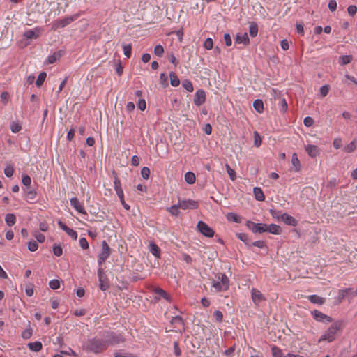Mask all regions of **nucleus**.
Returning <instances> with one entry per match:
<instances>
[{"instance_id": "f257e3e1", "label": "nucleus", "mask_w": 357, "mask_h": 357, "mask_svg": "<svg viewBox=\"0 0 357 357\" xmlns=\"http://www.w3.org/2000/svg\"><path fill=\"white\" fill-rule=\"evenodd\" d=\"M109 344L106 340L93 337L89 339L83 345L84 349L86 351L99 354L106 350Z\"/></svg>"}, {"instance_id": "412c9836", "label": "nucleus", "mask_w": 357, "mask_h": 357, "mask_svg": "<svg viewBox=\"0 0 357 357\" xmlns=\"http://www.w3.org/2000/svg\"><path fill=\"white\" fill-rule=\"evenodd\" d=\"M307 299L312 303L323 305L325 303L326 299L318 295H310L307 296Z\"/></svg>"}, {"instance_id": "dca6fc26", "label": "nucleus", "mask_w": 357, "mask_h": 357, "mask_svg": "<svg viewBox=\"0 0 357 357\" xmlns=\"http://www.w3.org/2000/svg\"><path fill=\"white\" fill-rule=\"evenodd\" d=\"M106 340L108 344H118L123 341L121 336L116 335L114 333H108L106 336Z\"/></svg>"}, {"instance_id": "4468645a", "label": "nucleus", "mask_w": 357, "mask_h": 357, "mask_svg": "<svg viewBox=\"0 0 357 357\" xmlns=\"http://www.w3.org/2000/svg\"><path fill=\"white\" fill-rule=\"evenodd\" d=\"M206 100V94L203 90H198L194 98V102L196 105L199 106L202 105Z\"/></svg>"}, {"instance_id": "2eb2a0df", "label": "nucleus", "mask_w": 357, "mask_h": 357, "mask_svg": "<svg viewBox=\"0 0 357 357\" xmlns=\"http://www.w3.org/2000/svg\"><path fill=\"white\" fill-rule=\"evenodd\" d=\"M114 187L121 204H123V191L121 188V181L118 178H115L114 179Z\"/></svg>"}, {"instance_id": "5701e85b", "label": "nucleus", "mask_w": 357, "mask_h": 357, "mask_svg": "<svg viewBox=\"0 0 357 357\" xmlns=\"http://www.w3.org/2000/svg\"><path fill=\"white\" fill-rule=\"evenodd\" d=\"M255 197L258 201H264L265 199L264 192L260 188L255 187L253 189Z\"/></svg>"}, {"instance_id": "c756f323", "label": "nucleus", "mask_w": 357, "mask_h": 357, "mask_svg": "<svg viewBox=\"0 0 357 357\" xmlns=\"http://www.w3.org/2000/svg\"><path fill=\"white\" fill-rule=\"evenodd\" d=\"M291 163L293 166L295 167L296 171H298L301 168L300 160L298 158V155L296 153H293L291 156Z\"/></svg>"}, {"instance_id": "e2e57ef3", "label": "nucleus", "mask_w": 357, "mask_h": 357, "mask_svg": "<svg viewBox=\"0 0 357 357\" xmlns=\"http://www.w3.org/2000/svg\"><path fill=\"white\" fill-rule=\"evenodd\" d=\"M213 316L218 321H219V322L222 321V318H223V314H222V312H220V310H215L213 313Z\"/></svg>"}, {"instance_id": "6e6d98bb", "label": "nucleus", "mask_w": 357, "mask_h": 357, "mask_svg": "<svg viewBox=\"0 0 357 357\" xmlns=\"http://www.w3.org/2000/svg\"><path fill=\"white\" fill-rule=\"evenodd\" d=\"M79 245L83 250L89 248V243L86 238L82 237L79 239Z\"/></svg>"}, {"instance_id": "20e7f679", "label": "nucleus", "mask_w": 357, "mask_h": 357, "mask_svg": "<svg viewBox=\"0 0 357 357\" xmlns=\"http://www.w3.org/2000/svg\"><path fill=\"white\" fill-rule=\"evenodd\" d=\"M246 226L253 233L261 234L264 232H266V230H267V225L266 224L255 223L252 221H248L246 222Z\"/></svg>"}, {"instance_id": "de8ad7c7", "label": "nucleus", "mask_w": 357, "mask_h": 357, "mask_svg": "<svg viewBox=\"0 0 357 357\" xmlns=\"http://www.w3.org/2000/svg\"><path fill=\"white\" fill-rule=\"evenodd\" d=\"M49 286L52 289H57L60 287V281L58 280H52L49 282Z\"/></svg>"}, {"instance_id": "49530a36", "label": "nucleus", "mask_w": 357, "mask_h": 357, "mask_svg": "<svg viewBox=\"0 0 357 357\" xmlns=\"http://www.w3.org/2000/svg\"><path fill=\"white\" fill-rule=\"evenodd\" d=\"M225 167H226V169H227V172L230 177V178L232 180V181H234L236 179V172L234 169H232L229 165H225Z\"/></svg>"}, {"instance_id": "c85d7f7f", "label": "nucleus", "mask_w": 357, "mask_h": 357, "mask_svg": "<svg viewBox=\"0 0 357 357\" xmlns=\"http://www.w3.org/2000/svg\"><path fill=\"white\" fill-rule=\"evenodd\" d=\"M227 218L229 221H232L236 223H239L241 222V217L235 213H229L227 215Z\"/></svg>"}, {"instance_id": "4d7b16f0", "label": "nucleus", "mask_w": 357, "mask_h": 357, "mask_svg": "<svg viewBox=\"0 0 357 357\" xmlns=\"http://www.w3.org/2000/svg\"><path fill=\"white\" fill-rule=\"evenodd\" d=\"M53 252L56 257H59L63 253L62 248L59 245H54Z\"/></svg>"}, {"instance_id": "37998d69", "label": "nucleus", "mask_w": 357, "mask_h": 357, "mask_svg": "<svg viewBox=\"0 0 357 357\" xmlns=\"http://www.w3.org/2000/svg\"><path fill=\"white\" fill-rule=\"evenodd\" d=\"M26 195L27 199H34L36 196V192L33 189L29 188H26Z\"/></svg>"}, {"instance_id": "338daca9", "label": "nucleus", "mask_w": 357, "mask_h": 357, "mask_svg": "<svg viewBox=\"0 0 357 357\" xmlns=\"http://www.w3.org/2000/svg\"><path fill=\"white\" fill-rule=\"evenodd\" d=\"M66 233L69 236H70L74 240H76L77 238V234L75 230L69 228Z\"/></svg>"}, {"instance_id": "ea45409f", "label": "nucleus", "mask_w": 357, "mask_h": 357, "mask_svg": "<svg viewBox=\"0 0 357 357\" xmlns=\"http://www.w3.org/2000/svg\"><path fill=\"white\" fill-rule=\"evenodd\" d=\"M123 54L127 58H130L131 56L132 46L130 44L123 45Z\"/></svg>"}, {"instance_id": "680f3d73", "label": "nucleus", "mask_w": 357, "mask_h": 357, "mask_svg": "<svg viewBox=\"0 0 357 357\" xmlns=\"http://www.w3.org/2000/svg\"><path fill=\"white\" fill-rule=\"evenodd\" d=\"M333 145L335 149H339L342 145L341 138H335L333 140Z\"/></svg>"}, {"instance_id": "72a5a7b5", "label": "nucleus", "mask_w": 357, "mask_h": 357, "mask_svg": "<svg viewBox=\"0 0 357 357\" xmlns=\"http://www.w3.org/2000/svg\"><path fill=\"white\" fill-rule=\"evenodd\" d=\"M170 83L172 86H178V78L174 72H170L169 73Z\"/></svg>"}, {"instance_id": "a878e982", "label": "nucleus", "mask_w": 357, "mask_h": 357, "mask_svg": "<svg viewBox=\"0 0 357 357\" xmlns=\"http://www.w3.org/2000/svg\"><path fill=\"white\" fill-rule=\"evenodd\" d=\"M255 109L259 114L264 112V103L261 100L257 99L253 102Z\"/></svg>"}, {"instance_id": "ddd939ff", "label": "nucleus", "mask_w": 357, "mask_h": 357, "mask_svg": "<svg viewBox=\"0 0 357 357\" xmlns=\"http://www.w3.org/2000/svg\"><path fill=\"white\" fill-rule=\"evenodd\" d=\"M41 33V29L39 27H36L33 29H30L24 32V36L26 39H36L39 37Z\"/></svg>"}, {"instance_id": "e433bc0d", "label": "nucleus", "mask_w": 357, "mask_h": 357, "mask_svg": "<svg viewBox=\"0 0 357 357\" xmlns=\"http://www.w3.org/2000/svg\"><path fill=\"white\" fill-rule=\"evenodd\" d=\"M46 76H47V74L45 72H42L39 74V75L36 79V85L38 87L40 86L43 84V82L46 78Z\"/></svg>"}, {"instance_id": "79ce46f5", "label": "nucleus", "mask_w": 357, "mask_h": 357, "mask_svg": "<svg viewBox=\"0 0 357 357\" xmlns=\"http://www.w3.org/2000/svg\"><path fill=\"white\" fill-rule=\"evenodd\" d=\"M182 85H183V87L186 90L188 91V92H192L193 91V86H192V84L191 82H190L189 80H184L182 83Z\"/></svg>"}, {"instance_id": "cd10ccee", "label": "nucleus", "mask_w": 357, "mask_h": 357, "mask_svg": "<svg viewBox=\"0 0 357 357\" xmlns=\"http://www.w3.org/2000/svg\"><path fill=\"white\" fill-rule=\"evenodd\" d=\"M185 181L187 183L190 185L195 183L196 181V176L195 174L192 172H188L185 174Z\"/></svg>"}, {"instance_id": "f03ea898", "label": "nucleus", "mask_w": 357, "mask_h": 357, "mask_svg": "<svg viewBox=\"0 0 357 357\" xmlns=\"http://www.w3.org/2000/svg\"><path fill=\"white\" fill-rule=\"evenodd\" d=\"M342 328V321H337L333 322L331 326L324 333L319 340V342L326 341L331 342L335 339L337 333L340 331Z\"/></svg>"}, {"instance_id": "0e129e2a", "label": "nucleus", "mask_w": 357, "mask_h": 357, "mask_svg": "<svg viewBox=\"0 0 357 357\" xmlns=\"http://www.w3.org/2000/svg\"><path fill=\"white\" fill-rule=\"evenodd\" d=\"M60 354L61 355L63 354H66V355H72L74 357H78V355L70 348H69L68 350L66 351H60Z\"/></svg>"}, {"instance_id": "a18cd8bd", "label": "nucleus", "mask_w": 357, "mask_h": 357, "mask_svg": "<svg viewBox=\"0 0 357 357\" xmlns=\"http://www.w3.org/2000/svg\"><path fill=\"white\" fill-rule=\"evenodd\" d=\"M32 328H27L22 333V337L24 339H29L32 335Z\"/></svg>"}, {"instance_id": "a211bd4d", "label": "nucleus", "mask_w": 357, "mask_h": 357, "mask_svg": "<svg viewBox=\"0 0 357 357\" xmlns=\"http://www.w3.org/2000/svg\"><path fill=\"white\" fill-rule=\"evenodd\" d=\"M280 218L288 225L296 226L297 225L296 220L287 213H283L280 215Z\"/></svg>"}, {"instance_id": "5fc2aeb1", "label": "nucleus", "mask_w": 357, "mask_h": 357, "mask_svg": "<svg viewBox=\"0 0 357 357\" xmlns=\"http://www.w3.org/2000/svg\"><path fill=\"white\" fill-rule=\"evenodd\" d=\"M141 174L144 178L148 179L150 174V169L146 167H143L141 170Z\"/></svg>"}, {"instance_id": "6e6552de", "label": "nucleus", "mask_w": 357, "mask_h": 357, "mask_svg": "<svg viewBox=\"0 0 357 357\" xmlns=\"http://www.w3.org/2000/svg\"><path fill=\"white\" fill-rule=\"evenodd\" d=\"M198 231L206 237H213L214 231L206 223L199 221L197 225Z\"/></svg>"}, {"instance_id": "423d86ee", "label": "nucleus", "mask_w": 357, "mask_h": 357, "mask_svg": "<svg viewBox=\"0 0 357 357\" xmlns=\"http://www.w3.org/2000/svg\"><path fill=\"white\" fill-rule=\"evenodd\" d=\"M98 276L100 282V289L102 291H106L108 289L109 287V280L101 267H99L98 269Z\"/></svg>"}, {"instance_id": "4c0bfd02", "label": "nucleus", "mask_w": 357, "mask_h": 357, "mask_svg": "<svg viewBox=\"0 0 357 357\" xmlns=\"http://www.w3.org/2000/svg\"><path fill=\"white\" fill-rule=\"evenodd\" d=\"M22 182L23 185H24L26 188H30L31 183V178L29 175L23 174L22 176Z\"/></svg>"}, {"instance_id": "9d476101", "label": "nucleus", "mask_w": 357, "mask_h": 357, "mask_svg": "<svg viewBox=\"0 0 357 357\" xmlns=\"http://www.w3.org/2000/svg\"><path fill=\"white\" fill-rule=\"evenodd\" d=\"M199 206V202L192 199H184L180 201V209L192 210L197 209Z\"/></svg>"}, {"instance_id": "8fccbe9b", "label": "nucleus", "mask_w": 357, "mask_h": 357, "mask_svg": "<svg viewBox=\"0 0 357 357\" xmlns=\"http://www.w3.org/2000/svg\"><path fill=\"white\" fill-rule=\"evenodd\" d=\"M14 169L11 165H8L4 169V174L7 177H10L13 175Z\"/></svg>"}, {"instance_id": "c03bdc74", "label": "nucleus", "mask_w": 357, "mask_h": 357, "mask_svg": "<svg viewBox=\"0 0 357 357\" xmlns=\"http://www.w3.org/2000/svg\"><path fill=\"white\" fill-rule=\"evenodd\" d=\"M164 53L163 47L160 45H157L154 48V54L155 56L161 57Z\"/></svg>"}, {"instance_id": "1a4fd4ad", "label": "nucleus", "mask_w": 357, "mask_h": 357, "mask_svg": "<svg viewBox=\"0 0 357 357\" xmlns=\"http://www.w3.org/2000/svg\"><path fill=\"white\" fill-rule=\"evenodd\" d=\"M311 314L312 317L319 322L330 323L333 321V319L331 317L317 310L312 311Z\"/></svg>"}, {"instance_id": "58836bf2", "label": "nucleus", "mask_w": 357, "mask_h": 357, "mask_svg": "<svg viewBox=\"0 0 357 357\" xmlns=\"http://www.w3.org/2000/svg\"><path fill=\"white\" fill-rule=\"evenodd\" d=\"M22 129V126L20 123L13 121L10 124V130L13 133L18 132Z\"/></svg>"}, {"instance_id": "473e14b6", "label": "nucleus", "mask_w": 357, "mask_h": 357, "mask_svg": "<svg viewBox=\"0 0 357 357\" xmlns=\"http://www.w3.org/2000/svg\"><path fill=\"white\" fill-rule=\"evenodd\" d=\"M352 59H353L352 56L344 55V56H342L340 57L339 62L341 65L344 66V65H347V64H349V63H351Z\"/></svg>"}, {"instance_id": "0eeeda50", "label": "nucleus", "mask_w": 357, "mask_h": 357, "mask_svg": "<svg viewBox=\"0 0 357 357\" xmlns=\"http://www.w3.org/2000/svg\"><path fill=\"white\" fill-rule=\"evenodd\" d=\"M79 17V14H75L69 17L57 20L54 24V28H63L66 26L70 24L71 22L77 20Z\"/></svg>"}, {"instance_id": "b1692460", "label": "nucleus", "mask_w": 357, "mask_h": 357, "mask_svg": "<svg viewBox=\"0 0 357 357\" xmlns=\"http://www.w3.org/2000/svg\"><path fill=\"white\" fill-rule=\"evenodd\" d=\"M62 54H63L61 51L54 52L53 54L48 56L47 63L51 64L55 63L61 57Z\"/></svg>"}, {"instance_id": "052dcab7", "label": "nucleus", "mask_w": 357, "mask_h": 357, "mask_svg": "<svg viewBox=\"0 0 357 357\" xmlns=\"http://www.w3.org/2000/svg\"><path fill=\"white\" fill-rule=\"evenodd\" d=\"M303 123L307 127H310L314 123V120L312 117L307 116L304 119Z\"/></svg>"}, {"instance_id": "7ed1b4c3", "label": "nucleus", "mask_w": 357, "mask_h": 357, "mask_svg": "<svg viewBox=\"0 0 357 357\" xmlns=\"http://www.w3.org/2000/svg\"><path fill=\"white\" fill-rule=\"evenodd\" d=\"M212 293H218L228 290L229 287V280L225 274L219 275L217 280L212 281Z\"/></svg>"}, {"instance_id": "f8f14e48", "label": "nucleus", "mask_w": 357, "mask_h": 357, "mask_svg": "<svg viewBox=\"0 0 357 357\" xmlns=\"http://www.w3.org/2000/svg\"><path fill=\"white\" fill-rule=\"evenodd\" d=\"M70 205L79 213L86 214L83 205L79 202L77 198L73 197L70 199Z\"/></svg>"}, {"instance_id": "6ab92c4d", "label": "nucleus", "mask_w": 357, "mask_h": 357, "mask_svg": "<svg viewBox=\"0 0 357 357\" xmlns=\"http://www.w3.org/2000/svg\"><path fill=\"white\" fill-rule=\"evenodd\" d=\"M235 42L238 44L248 45L250 43L247 33L237 34Z\"/></svg>"}, {"instance_id": "393cba45", "label": "nucleus", "mask_w": 357, "mask_h": 357, "mask_svg": "<svg viewBox=\"0 0 357 357\" xmlns=\"http://www.w3.org/2000/svg\"><path fill=\"white\" fill-rule=\"evenodd\" d=\"M149 251L155 257H160V249L159 248V247L156 244H155L153 242L150 243Z\"/></svg>"}, {"instance_id": "c9c22d12", "label": "nucleus", "mask_w": 357, "mask_h": 357, "mask_svg": "<svg viewBox=\"0 0 357 357\" xmlns=\"http://www.w3.org/2000/svg\"><path fill=\"white\" fill-rule=\"evenodd\" d=\"M154 292L159 296H161L167 301L169 300V294L166 291H165L163 289H162L160 288H155L154 289Z\"/></svg>"}, {"instance_id": "bb28decb", "label": "nucleus", "mask_w": 357, "mask_h": 357, "mask_svg": "<svg viewBox=\"0 0 357 357\" xmlns=\"http://www.w3.org/2000/svg\"><path fill=\"white\" fill-rule=\"evenodd\" d=\"M5 221L9 227L13 226L16 222V217L13 213H8L5 217Z\"/></svg>"}, {"instance_id": "7c9ffc66", "label": "nucleus", "mask_w": 357, "mask_h": 357, "mask_svg": "<svg viewBox=\"0 0 357 357\" xmlns=\"http://www.w3.org/2000/svg\"><path fill=\"white\" fill-rule=\"evenodd\" d=\"M271 352L273 357H285L282 349L276 346H273L271 347Z\"/></svg>"}, {"instance_id": "09e8293b", "label": "nucleus", "mask_w": 357, "mask_h": 357, "mask_svg": "<svg viewBox=\"0 0 357 357\" xmlns=\"http://www.w3.org/2000/svg\"><path fill=\"white\" fill-rule=\"evenodd\" d=\"M160 84L164 86L167 87L168 86V77L165 73H161L160 77Z\"/></svg>"}, {"instance_id": "aec40b11", "label": "nucleus", "mask_w": 357, "mask_h": 357, "mask_svg": "<svg viewBox=\"0 0 357 357\" xmlns=\"http://www.w3.org/2000/svg\"><path fill=\"white\" fill-rule=\"evenodd\" d=\"M266 232L278 235L282 233V229L279 225L275 224L267 225Z\"/></svg>"}, {"instance_id": "a19ab883", "label": "nucleus", "mask_w": 357, "mask_h": 357, "mask_svg": "<svg viewBox=\"0 0 357 357\" xmlns=\"http://www.w3.org/2000/svg\"><path fill=\"white\" fill-rule=\"evenodd\" d=\"M253 135H254V145L256 147L260 146L261 144V136L259 135V134L257 131H255Z\"/></svg>"}, {"instance_id": "774afa93", "label": "nucleus", "mask_w": 357, "mask_h": 357, "mask_svg": "<svg viewBox=\"0 0 357 357\" xmlns=\"http://www.w3.org/2000/svg\"><path fill=\"white\" fill-rule=\"evenodd\" d=\"M34 237L40 243L44 242L45 239V236L43 234L39 233V232H36L34 234Z\"/></svg>"}, {"instance_id": "f3484780", "label": "nucleus", "mask_w": 357, "mask_h": 357, "mask_svg": "<svg viewBox=\"0 0 357 357\" xmlns=\"http://www.w3.org/2000/svg\"><path fill=\"white\" fill-rule=\"evenodd\" d=\"M305 151L311 158L317 157L319 153L320 150L317 146L315 145H307L305 146Z\"/></svg>"}, {"instance_id": "13d9d810", "label": "nucleus", "mask_w": 357, "mask_h": 357, "mask_svg": "<svg viewBox=\"0 0 357 357\" xmlns=\"http://www.w3.org/2000/svg\"><path fill=\"white\" fill-rule=\"evenodd\" d=\"M320 94L322 97H325L327 96L329 91L328 85H324L320 88Z\"/></svg>"}, {"instance_id": "3c124183", "label": "nucleus", "mask_w": 357, "mask_h": 357, "mask_svg": "<svg viewBox=\"0 0 357 357\" xmlns=\"http://www.w3.org/2000/svg\"><path fill=\"white\" fill-rule=\"evenodd\" d=\"M347 291H343V289H340L338 291V296L337 297L338 303H342L344 298L347 296Z\"/></svg>"}, {"instance_id": "9b49d317", "label": "nucleus", "mask_w": 357, "mask_h": 357, "mask_svg": "<svg viewBox=\"0 0 357 357\" xmlns=\"http://www.w3.org/2000/svg\"><path fill=\"white\" fill-rule=\"evenodd\" d=\"M251 298L256 305H259L260 303L266 300V297L263 294L255 288L251 289Z\"/></svg>"}, {"instance_id": "39448f33", "label": "nucleus", "mask_w": 357, "mask_h": 357, "mask_svg": "<svg viewBox=\"0 0 357 357\" xmlns=\"http://www.w3.org/2000/svg\"><path fill=\"white\" fill-rule=\"evenodd\" d=\"M110 255V248L105 241H102L101 252L98 257V263L100 266Z\"/></svg>"}, {"instance_id": "f704fd0d", "label": "nucleus", "mask_w": 357, "mask_h": 357, "mask_svg": "<svg viewBox=\"0 0 357 357\" xmlns=\"http://www.w3.org/2000/svg\"><path fill=\"white\" fill-rule=\"evenodd\" d=\"M249 33L252 37H255L257 35L258 26L257 24L252 22L250 24Z\"/></svg>"}, {"instance_id": "603ef678", "label": "nucleus", "mask_w": 357, "mask_h": 357, "mask_svg": "<svg viewBox=\"0 0 357 357\" xmlns=\"http://www.w3.org/2000/svg\"><path fill=\"white\" fill-rule=\"evenodd\" d=\"M213 46V40L211 38H206L204 43V47L206 50H211Z\"/></svg>"}, {"instance_id": "864d4df0", "label": "nucleus", "mask_w": 357, "mask_h": 357, "mask_svg": "<svg viewBox=\"0 0 357 357\" xmlns=\"http://www.w3.org/2000/svg\"><path fill=\"white\" fill-rule=\"evenodd\" d=\"M38 248V245L36 241H30L28 243V249L31 252H34V251L37 250Z\"/></svg>"}, {"instance_id": "2f4dec72", "label": "nucleus", "mask_w": 357, "mask_h": 357, "mask_svg": "<svg viewBox=\"0 0 357 357\" xmlns=\"http://www.w3.org/2000/svg\"><path fill=\"white\" fill-rule=\"evenodd\" d=\"M356 149V140H354V141L351 142L349 144L345 146L343 149V151L345 153H352L355 151Z\"/></svg>"}, {"instance_id": "bf43d9fd", "label": "nucleus", "mask_w": 357, "mask_h": 357, "mask_svg": "<svg viewBox=\"0 0 357 357\" xmlns=\"http://www.w3.org/2000/svg\"><path fill=\"white\" fill-rule=\"evenodd\" d=\"M9 100V94L8 92L4 91L1 94V101L4 104L6 105L7 102Z\"/></svg>"}, {"instance_id": "69168bd1", "label": "nucleus", "mask_w": 357, "mask_h": 357, "mask_svg": "<svg viewBox=\"0 0 357 357\" xmlns=\"http://www.w3.org/2000/svg\"><path fill=\"white\" fill-rule=\"evenodd\" d=\"M328 8L331 11L333 12L337 8V2L335 0H330L328 2Z\"/></svg>"}, {"instance_id": "4be33fe9", "label": "nucleus", "mask_w": 357, "mask_h": 357, "mask_svg": "<svg viewBox=\"0 0 357 357\" xmlns=\"http://www.w3.org/2000/svg\"><path fill=\"white\" fill-rule=\"evenodd\" d=\"M28 347L30 350L33 351L38 352L42 349V343L39 341H36L34 342H30L28 344Z\"/></svg>"}]
</instances>
